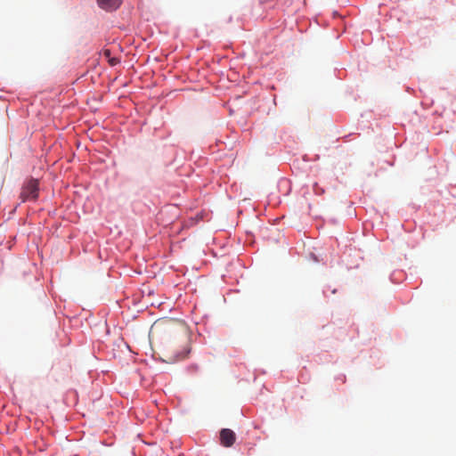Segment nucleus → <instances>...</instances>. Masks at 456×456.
<instances>
[{
	"mask_svg": "<svg viewBox=\"0 0 456 456\" xmlns=\"http://www.w3.org/2000/svg\"><path fill=\"white\" fill-rule=\"evenodd\" d=\"M236 440L235 433L229 428H223L220 431V442L224 447H231Z\"/></svg>",
	"mask_w": 456,
	"mask_h": 456,
	"instance_id": "nucleus-2",
	"label": "nucleus"
},
{
	"mask_svg": "<svg viewBox=\"0 0 456 456\" xmlns=\"http://www.w3.org/2000/svg\"><path fill=\"white\" fill-rule=\"evenodd\" d=\"M314 191L316 193H320V194L324 192V190L322 188H319L317 183L314 184Z\"/></svg>",
	"mask_w": 456,
	"mask_h": 456,
	"instance_id": "nucleus-5",
	"label": "nucleus"
},
{
	"mask_svg": "<svg viewBox=\"0 0 456 456\" xmlns=\"http://www.w3.org/2000/svg\"><path fill=\"white\" fill-rule=\"evenodd\" d=\"M188 353H189V350H187V351H186V352H184V353H182V354L179 355V358H180V359L184 358V357L188 354Z\"/></svg>",
	"mask_w": 456,
	"mask_h": 456,
	"instance_id": "nucleus-6",
	"label": "nucleus"
},
{
	"mask_svg": "<svg viewBox=\"0 0 456 456\" xmlns=\"http://www.w3.org/2000/svg\"><path fill=\"white\" fill-rule=\"evenodd\" d=\"M121 3V0H97L98 5L107 12L117 10L120 6Z\"/></svg>",
	"mask_w": 456,
	"mask_h": 456,
	"instance_id": "nucleus-3",
	"label": "nucleus"
},
{
	"mask_svg": "<svg viewBox=\"0 0 456 456\" xmlns=\"http://www.w3.org/2000/svg\"><path fill=\"white\" fill-rule=\"evenodd\" d=\"M102 54L108 60V62L110 64V66H115L119 62L118 58L111 56V52L110 49H104Z\"/></svg>",
	"mask_w": 456,
	"mask_h": 456,
	"instance_id": "nucleus-4",
	"label": "nucleus"
},
{
	"mask_svg": "<svg viewBox=\"0 0 456 456\" xmlns=\"http://www.w3.org/2000/svg\"><path fill=\"white\" fill-rule=\"evenodd\" d=\"M38 181L37 179L30 178L23 183L20 193V199L22 202L36 200L38 197Z\"/></svg>",
	"mask_w": 456,
	"mask_h": 456,
	"instance_id": "nucleus-1",
	"label": "nucleus"
}]
</instances>
